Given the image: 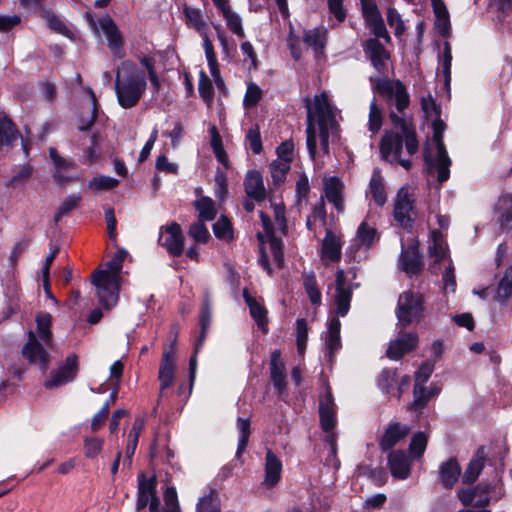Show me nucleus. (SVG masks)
Listing matches in <instances>:
<instances>
[{"instance_id":"1a4fd4ad","label":"nucleus","mask_w":512,"mask_h":512,"mask_svg":"<svg viewBox=\"0 0 512 512\" xmlns=\"http://www.w3.org/2000/svg\"><path fill=\"white\" fill-rule=\"evenodd\" d=\"M357 287L347 280L344 270L339 269L336 272V293L333 298V311L337 317H344L349 309L352 299L353 289Z\"/></svg>"},{"instance_id":"8fccbe9b","label":"nucleus","mask_w":512,"mask_h":512,"mask_svg":"<svg viewBox=\"0 0 512 512\" xmlns=\"http://www.w3.org/2000/svg\"><path fill=\"white\" fill-rule=\"evenodd\" d=\"M290 169V163L283 160H275L270 164L271 176L275 184L284 181L287 172Z\"/></svg>"},{"instance_id":"4c0bfd02","label":"nucleus","mask_w":512,"mask_h":512,"mask_svg":"<svg viewBox=\"0 0 512 512\" xmlns=\"http://www.w3.org/2000/svg\"><path fill=\"white\" fill-rule=\"evenodd\" d=\"M183 11L188 26L194 28L200 35L207 33V24L199 9L186 5Z\"/></svg>"},{"instance_id":"603ef678","label":"nucleus","mask_w":512,"mask_h":512,"mask_svg":"<svg viewBox=\"0 0 512 512\" xmlns=\"http://www.w3.org/2000/svg\"><path fill=\"white\" fill-rule=\"evenodd\" d=\"M119 181L113 177L101 175L94 177L89 183L88 188L92 190H110L118 185Z\"/></svg>"},{"instance_id":"a19ab883","label":"nucleus","mask_w":512,"mask_h":512,"mask_svg":"<svg viewBox=\"0 0 512 512\" xmlns=\"http://www.w3.org/2000/svg\"><path fill=\"white\" fill-rule=\"evenodd\" d=\"M195 207L199 212V219L201 221H211L216 216L215 204L209 197H200L195 201Z\"/></svg>"},{"instance_id":"72a5a7b5","label":"nucleus","mask_w":512,"mask_h":512,"mask_svg":"<svg viewBox=\"0 0 512 512\" xmlns=\"http://www.w3.org/2000/svg\"><path fill=\"white\" fill-rule=\"evenodd\" d=\"M460 473V465L455 459H449L439 468L441 483L445 488H451L458 481Z\"/></svg>"},{"instance_id":"423d86ee","label":"nucleus","mask_w":512,"mask_h":512,"mask_svg":"<svg viewBox=\"0 0 512 512\" xmlns=\"http://www.w3.org/2000/svg\"><path fill=\"white\" fill-rule=\"evenodd\" d=\"M445 127V123L441 119L437 118L433 121L432 144L435 152H432L430 144L424 149V160L428 166L429 173L436 171L438 174L437 179L440 183L445 182L449 178V167L451 165V160L443 143Z\"/></svg>"},{"instance_id":"4d7b16f0","label":"nucleus","mask_w":512,"mask_h":512,"mask_svg":"<svg viewBox=\"0 0 512 512\" xmlns=\"http://www.w3.org/2000/svg\"><path fill=\"white\" fill-rule=\"evenodd\" d=\"M213 231L215 236L221 239H229L232 237V226L225 216H221L213 225Z\"/></svg>"},{"instance_id":"9b49d317","label":"nucleus","mask_w":512,"mask_h":512,"mask_svg":"<svg viewBox=\"0 0 512 512\" xmlns=\"http://www.w3.org/2000/svg\"><path fill=\"white\" fill-rule=\"evenodd\" d=\"M159 244L174 257L180 256L184 249V238L179 224L172 223L160 228Z\"/></svg>"},{"instance_id":"de8ad7c7","label":"nucleus","mask_w":512,"mask_h":512,"mask_svg":"<svg viewBox=\"0 0 512 512\" xmlns=\"http://www.w3.org/2000/svg\"><path fill=\"white\" fill-rule=\"evenodd\" d=\"M382 110L377 105L375 99H373L369 106V121H368V127L369 130L375 134L377 133L381 126H382Z\"/></svg>"},{"instance_id":"774afa93","label":"nucleus","mask_w":512,"mask_h":512,"mask_svg":"<svg viewBox=\"0 0 512 512\" xmlns=\"http://www.w3.org/2000/svg\"><path fill=\"white\" fill-rule=\"evenodd\" d=\"M434 370V363L424 362L415 374V383L425 384Z\"/></svg>"},{"instance_id":"37998d69","label":"nucleus","mask_w":512,"mask_h":512,"mask_svg":"<svg viewBox=\"0 0 512 512\" xmlns=\"http://www.w3.org/2000/svg\"><path fill=\"white\" fill-rule=\"evenodd\" d=\"M303 284L311 303L319 305L321 303V292L317 286L315 274L313 272L305 274Z\"/></svg>"},{"instance_id":"f257e3e1","label":"nucleus","mask_w":512,"mask_h":512,"mask_svg":"<svg viewBox=\"0 0 512 512\" xmlns=\"http://www.w3.org/2000/svg\"><path fill=\"white\" fill-rule=\"evenodd\" d=\"M375 88L390 109L389 118L394 126L381 139V156L384 160L409 170L412 166L410 157L418 151L419 143L415 128L404 113L410 103L407 89L400 80L394 79H379Z\"/></svg>"},{"instance_id":"09e8293b","label":"nucleus","mask_w":512,"mask_h":512,"mask_svg":"<svg viewBox=\"0 0 512 512\" xmlns=\"http://www.w3.org/2000/svg\"><path fill=\"white\" fill-rule=\"evenodd\" d=\"M210 322H211V307H210L209 302L206 300L203 303V306L201 309V314H200L201 334H200L199 340L196 343V350L202 346L204 339H205L206 331L210 325Z\"/></svg>"},{"instance_id":"2eb2a0df","label":"nucleus","mask_w":512,"mask_h":512,"mask_svg":"<svg viewBox=\"0 0 512 512\" xmlns=\"http://www.w3.org/2000/svg\"><path fill=\"white\" fill-rule=\"evenodd\" d=\"M155 487L154 479H139L138 499L136 503L138 511L149 505L150 512H159L160 502L155 495Z\"/></svg>"},{"instance_id":"c85d7f7f","label":"nucleus","mask_w":512,"mask_h":512,"mask_svg":"<svg viewBox=\"0 0 512 512\" xmlns=\"http://www.w3.org/2000/svg\"><path fill=\"white\" fill-rule=\"evenodd\" d=\"M399 264L401 269L410 275L418 274L423 266L418 250L414 246L402 250Z\"/></svg>"},{"instance_id":"e433bc0d","label":"nucleus","mask_w":512,"mask_h":512,"mask_svg":"<svg viewBox=\"0 0 512 512\" xmlns=\"http://www.w3.org/2000/svg\"><path fill=\"white\" fill-rule=\"evenodd\" d=\"M327 39V30L324 27H316L305 31L304 42L310 46L316 53L321 52L325 47Z\"/></svg>"},{"instance_id":"0eeeda50","label":"nucleus","mask_w":512,"mask_h":512,"mask_svg":"<svg viewBox=\"0 0 512 512\" xmlns=\"http://www.w3.org/2000/svg\"><path fill=\"white\" fill-rule=\"evenodd\" d=\"M85 18L96 36L105 37L112 54L116 57H122L124 39L115 21L109 15H103L95 19L90 12L85 14Z\"/></svg>"},{"instance_id":"6e6d98bb","label":"nucleus","mask_w":512,"mask_h":512,"mask_svg":"<svg viewBox=\"0 0 512 512\" xmlns=\"http://www.w3.org/2000/svg\"><path fill=\"white\" fill-rule=\"evenodd\" d=\"M452 52L449 42H444L442 55V73L444 82L448 86L451 81Z\"/></svg>"},{"instance_id":"412c9836","label":"nucleus","mask_w":512,"mask_h":512,"mask_svg":"<svg viewBox=\"0 0 512 512\" xmlns=\"http://www.w3.org/2000/svg\"><path fill=\"white\" fill-rule=\"evenodd\" d=\"M491 489V485H479L474 490H460L458 497L465 506H485L490 502Z\"/></svg>"},{"instance_id":"c03bdc74","label":"nucleus","mask_w":512,"mask_h":512,"mask_svg":"<svg viewBox=\"0 0 512 512\" xmlns=\"http://www.w3.org/2000/svg\"><path fill=\"white\" fill-rule=\"evenodd\" d=\"M237 429L239 431V440H238V448L236 452V456L240 457V455L245 450L248 440L250 437V421L248 418L239 417L237 419Z\"/></svg>"},{"instance_id":"4468645a","label":"nucleus","mask_w":512,"mask_h":512,"mask_svg":"<svg viewBox=\"0 0 512 512\" xmlns=\"http://www.w3.org/2000/svg\"><path fill=\"white\" fill-rule=\"evenodd\" d=\"M319 415L322 429L331 431L336 424V405L328 386L319 398Z\"/></svg>"},{"instance_id":"a211bd4d","label":"nucleus","mask_w":512,"mask_h":512,"mask_svg":"<svg viewBox=\"0 0 512 512\" xmlns=\"http://www.w3.org/2000/svg\"><path fill=\"white\" fill-rule=\"evenodd\" d=\"M377 240V231L375 228L368 226L366 222H362L356 233V237L354 239L353 244L350 246L347 253L351 254V257L354 260L359 261L358 256L356 252L354 253L353 250L356 248V250L364 249L367 251Z\"/></svg>"},{"instance_id":"a878e982","label":"nucleus","mask_w":512,"mask_h":512,"mask_svg":"<svg viewBox=\"0 0 512 512\" xmlns=\"http://www.w3.org/2000/svg\"><path fill=\"white\" fill-rule=\"evenodd\" d=\"M247 196L257 202L266 197V189L261 174L258 171H249L244 181Z\"/></svg>"},{"instance_id":"473e14b6","label":"nucleus","mask_w":512,"mask_h":512,"mask_svg":"<svg viewBox=\"0 0 512 512\" xmlns=\"http://www.w3.org/2000/svg\"><path fill=\"white\" fill-rule=\"evenodd\" d=\"M433 12L435 14V28L443 36L448 35L450 31V17L448 9L442 0H431Z\"/></svg>"},{"instance_id":"052dcab7","label":"nucleus","mask_w":512,"mask_h":512,"mask_svg":"<svg viewBox=\"0 0 512 512\" xmlns=\"http://www.w3.org/2000/svg\"><path fill=\"white\" fill-rule=\"evenodd\" d=\"M366 23L369 26L371 32L375 35L376 39L382 38L386 42H390L391 38L381 16Z\"/></svg>"},{"instance_id":"20e7f679","label":"nucleus","mask_w":512,"mask_h":512,"mask_svg":"<svg viewBox=\"0 0 512 512\" xmlns=\"http://www.w3.org/2000/svg\"><path fill=\"white\" fill-rule=\"evenodd\" d=\"M127 255L126 250H118L105 269H98L92 274V283L95 285L99 302L106 308L116 305L118 301L120 273Z\"/></svg>"},{"instance_id":"f704fd0d","label":"nucleus","mask_w":512,"mask_h":512,"mask_svg":"<svg viewBox=\"0 0 512 512\" xmlns=\"http://www.w3.org/2000/svg\"><path fill=\"white\" fill-rule=\"evenodd\" d=\"M369 192L378 206H383L387 200L385 184L381 171L378 168L373 170L372 177L369 183Z\"/></svg>"},{"instance_id":"4be33fe9","label":"nucleus","mask_w":512,"mask_h":512,"mask_svg":"<svg viewBox=\"0 0 512 512\" xmlns=\"http://www.w3.org/2000/svg\"><path fill=\"white\" fill-rule=\"evenodd\" d=\"M364 51L377 71L381 72L385 69V63L389 56L386 49L378 39H368L365 43Z\"/></svg>"},{"instance_id":"5701e85b","label":"nucleus","mask_w":512,"mask_h":512,"mask_svg":"<svg viewBox=\"0 0 512 512\" xmlns=\"http://www.w3.org/2000/svg\"><path fill=\"white\" fill-rule=\"evenodd\" d=\"M343 187L342 181L337 177H326L324 179L325 197L339 212L344 210Z\"/></svg>"},{"instance_id":"338daca9","label":"nucleus","mask_w":512,"mask_h":512,"mask_svg":"<svg viewBox=\"0 0 512 512\" xmlns=\"http://www.w3.org/2000/svg\"><path fill=\"white\" fill-rule=\"evenodd\" d=\"M102 447V440L98 438H86L84 441V454L88 458H94L101 452Z\"/></svg>"},{"instance_id":"f8f14e48","label":"nucleus","mask_w":512,"mask_h":512,"mask_svg":"<svg viewBox=\"0 0 512 512\" xmlns=\"http://www.w3.org/2000/svg\"><path fill=\"white\" fill-rule=\"evenodd\" d=\"M260 218L263 226V232H258L257 238L261 244L269 243L274 261L278 267H281L284 261L282 240L275 236L269 217L262 211L260 212Z\"/></svg>"},{"instance_id":"bb28decb","label":"nucleus","mask_w":512,"mask_h":512,"mask_svg":"<svg viewBox=\"0 0 512 512\" xmlns=\"http://www.w3.org/2000/svg\"><path fill=\"white\" fill-rule=\"evenodd\" d=\"M428 254L429 258L432 260L433 268L436 264L448 258V246L441 232L436 230L432 231Z\"/></svg>"},{"instance_id":"b1692460","label":"nucleus","mask_w":512,"mask_h":512,"mask_svg":"<svg viewBox=\"0 0 512 512\" xmlns=\"http://www.w3.org/2000/svg\"><path fill=\"white\" fill-rule=\"evenodd\" d=\"M391 474L398 479H407L411 472L410 460L403 451H392L388 456Z\"/></svg>"},{"instance_id":"aec40b11","label":"nucleus","mask_w":512,"mask_h":512,"mask_svg":"<svg viewBox=\"0 0 512 512\" xmlns=\"http://www.w3.org/2000/svg\"><path fill=\"white\" fill-rule=\"evenodd\" d=\"M418 338L414 333L404 334L401 337L390 342L386 355L392 360L400 359L405 353L414 349Z\"/></svg>"},{"instance_id":"c9c22d12","label":"nucleus","mask_w":512,"mask_h":512,"mask_svg":"<svg viewBox=\"0 0 512 512\" xmlns=\"http://www.w3.org/2000/svg\"><path fill=\"white\" fill-rule=\"evenodd\" d=\"M195 512H221L219 493L215 489H209L196 503Z\"/></svg>"},{"instance_id":"393cba45","label":"nucleus","mask_w":512,"mask_h":512,"mask_svg":"<svg viewBox=\"0 0 512 512\" xmlns=\"http://www.w3.org/2000/svg\"><path fill=\"white\" fill-rule=\"evenodd\" d=\"M495 216L502 230L512 229V195L504 194L495 205Z\"/></svg>"},{"instance_id":"c756f323","label":"nucleus","mask_w":512,"mask_h":512,"mask_svg":"<svg viewBox=\"0 0 512 512\" xmlns=\"http://www.w3.org/2000/svg\"><path fill=\"white\" fill-rule=\"evenodd\" d=\"M281 353L279 350H275L271 354V363H270V373L271 380L275 386V388L282 392L286 387V373H285V365L281 361Z\"/></svg>"},{"instance_id":"7c9ffc66","label":"nucleus","mask_w":512,"mask_h":512,"mask_svg":"<svg viewBox=\"0 0 512 512\" xmlns=\"http://www.w3.org/2000/svg\"><path fill=\"white\" fill-rule=\"evenodd\" d=\"M340 328L341 323L339 319L337 317L331 318L324 338L330 360L333 354L341 348Z\"/></svg>"},{"instance_id":"2f4dec72","label":"nucleus","mask_w":512,"mask_h":512,"mask_svg":"<svg viewBox=\"0 0 512 512\" xmlns=\"http://www.w3.org/2000/svg\"><path fill=\"white\" fill-rule=\"evenodd\" d=\"M409 431H410L409 427H407L405 425H401L399 423L390 425L386 429L384 435L381 438V441H380L381 448L383 450L391 449L394 445H396V443L400 439L407 436Z\"/></svg>"},{"instance_id":"13d9d810","label":"nucleus","mask_w":512,"mask_h":512,"mask_svg":"<svg viewBox=\"0 0 512 512\" xmlns=\"http://www.w3.org/2000/svg\"><path fill=\"white\" fill-rule=\"evenodd\" d=\"M188 234L195 241L201 243L206 242L209 238V232L204 224V221H201L200 219L190 226Z\"/></svg>"},{"instance_id":"dca6fc26","label":"nucleus","mask_w":512,"mask_h":512,"mask_svg":"<svg viewBox=\"0 0 512 512\" xmlns=\"http://www.w3.org/2000/svg\"><path fill=\"white\" fill-rule=\"evenodd\" d=\"M342 255V242L339 235L328 230L322 241L320 258L325 265L339 262Z\"/></svg>"},{"instance_id":"ddd939ff","label":"nucleus","mask_w":512,"mask_h":512,"mask_svg":"<svg viewBox=\"0 0 512 512\" xmlns=\"http://www.w3.org/2000/svg\"><path fill=\"white\" fill-rule=\"evenodd\" d=\"M78 371V359L75 354L69 355L59 368L53 371L50 378L45 381L49 389L56 388L71 382Z\"/></svg>"},{"instance_id":"5fc2aeb1","label":"nucleus","mask_w":512,"mask_h":512,"mask_svg":"<svg viewBox=\"0 0 512 512\" xmlns=\"http://www.w3.org/2000/svg\"><path fill=\"white\" fill-rule=\"evenodd\" d=\"M198 90L203 100L210 104L213 100V86L211 80L203 71L200 72Z\"/></svg>"},{"instance_id":"f3484780","label":"nucleus","mask_w":512,"mask_h":512,"mask_svg":"<svg viewBox=\"0 0 512 512\" xmlns=\"http://www.w3.org/2000/svg\"><path fill=\"white\" fill-rule=\"evenodd\" d=\"M176 342V338L173 340L171 346L164 350L162 355V360L159 368V381H160V389L163 391L172 385L174 381L175 374V350L174 344Z\"/></svg>"},{"instance_id":"a18cd8bd","label":"nucleus","mask_w":512,"mask_h":512,"mask_svg":"<svg viewBox=\"0 0 512 512\" xmlns=\"http://www.w3.org/2000/svg\"><path fill=\"white\" fill-rule=\"evenodd\" d=\"M15 139V126L6 116L0 115V145L11 144Z\"/></svg>"},{"instance_id":"bf43d9fd","label":"nucleus","mask_w":512,"mask_h":512,"mask_svg":"<svg viewBox=\"0 0 512 512\" xmlns=\"http://www.w3.org/2000/svg\"><path fill=\"white\" fill-rule=\"evenodd\" d=\"M366 23L369 26L371 32L375 35L376 39L382 38L386 42H390L391 38L381 16Z\"/></svg>"},{"instance_id":"6e6552de","label":"nucleus","mask_w":512,"mask_h":512,"mask_svg":"<svg viewBox=\"0 0 512 512\" xmlns=\"http://www.w3.org/2000/svg\"><path fill=\"white\" fill-rule=\"evenodd\" d=\"M422 313L423 297L421 294L407 291L399 296L397 317L402 327H406L412 321L419 319Z\"/></svg>"},{"instance_id":"79ce46f5","label":"nucleus","mask_w":512,"mask_h":512,"mask_svg":"<svg viewBox=\"0 0 512 512\" xmlns=\"http://www.w3.org/2000/svg\"><path fill=\"white\" fill-rule=\"evenodd\" d=\"M512 296V265L506 269L503 277L501 278L497 292L496 299L500 302L506 301Z\"/></svg>"},{"instance_id":"ea45409f","label":"nucleus","mask_w":512,"mask_h":512,"mask_svg":"<svg viewBox=\"0 0 512 512\" xmlns=\"http://www.w3.org/2000/svg\"><path fill=\"white\" fill-rule=\"evenodd\" d=\"M245 302L249 306L250 314L252 318L257 322L258 326L264 328L266 326V310L258 303L253 297H251L246 290L243 293Z\"/></svg>"},{"instance_id":"58836bf2","label":"nucleus","mask_w":512,"mask_h":512,"mask_svg":"<svg viewBox=\"0 0 512 512\" xmlns=\"http://www.w3.org/2000/svg\"><path fill=\"white\" fill-rule=\"evenodd\" d=\"M485 453L483 449H479L475 456L471 459L465 473L463 480L467 483H473L484 467Z\"/></svg>"},{"instance_id":"6ab92c4d","label":"nucleus","mask_w":512,"mask_h":512,"mask_svg":"<svg viewBox=\"0 0 512 512\" xmlns=\"http://www.w3.org/2000/svg\"><path fill=\"white\" fill-rule=\"evenodd\" d=\"M282 462L280 458L271 450H266L265 456V474L262 485L268 489L273 488L281 479Z\"/></svg>"},{"instance_id":"cd10ccee","label":"nucleus","mask_w":512,"mask_h":512,"mask_svg":"<svg viewBox=\"0 0 512 512\" xmlns=\"http://www.w3.org/2000/svg\"><path fill=\"white\" fill-rule=\"evenodd\" d=\"M49 155L55 166L54 179L60 184L71 181L73 178L66 176L63 172L74 169L76 167L75 162L59 156L55 148L49 149Z\"/></svg>"},{"instance_id":"3c124183","label":"nucleus","mask_w":512,"mask_h":512,"mask_svg":"<svg viewBox=\"0 0 512 512\" xmlns=\"http://www.w3.org/2000/svg\"><path fill=\"white\" fill-rule=\"evenodd\" d=\"M81 200L80 194H73L66 197L60 204L57 212L55 213V221L58 222L64 215L68 214L71 210L78 206Z\"/></svg>"},{"instance_id":"f03ea898","label":"nucleus","mask_w":512,"mask_h":512,"mask_svg":"<svg viewBox=\"0 0 512 512\" xmlns=\"http://www.w3.org/2000/svg\"><path fill=\"white\" fill-rule=\"evenodd\" d=\"M306 107V144L310 157L314 159L317 152L318 137L323 153H329V136L334 134L337 129L339 112L331 103L326 92L315 95L313 101L307 100Z\"/></svg>"},{"instance_id":"49530a36","label":"nucleus","mask_w":512,"mask_h":512,"mask_svg":"<svg viewBox=\"0 0 512 512\" xmlns=\"http://www.w3.org/2000/svg\"><path fill=\"white\" fill-rule=\"evenodd\" d=\"M227 27L230 29L232 33H234L238 38L242 39L245 37V32L242 26V19L241 17L234 12L232 9L229 11H226L224 14H222Z\"/></svg>"},{"instance_id":"7ed1b4c3","label":"nucleus","mask_w":512,"mask_h":512,"mask_svg":"<svg viewBox=\"0 0 512 512\" xmlns=\"http://www.w3.org/2000/svg\"><path fill=\"white\" fill-rule=\"evenodd\" d=\"M147 89L145 73L133 62L123 61L117 69L115 92L122 108L134 107Z\"/></svg>"},{"instance_id":"e2e57ef3","label":"nucleus","mask_w":512,"mask_h":512,"mask_svg":"<svg viewBox=\"0 0 512 512\" xmlns=\"http://www.w3.org/2000/svg\"><path fill=\"white\" fill-rule=\"evenodd\" d=\"M262 97V90L258 85L250 83L247 86L246 94L244 96V106L254 107Z\"/></svg>"},{"instance_id":"680f3d73","label":"nucleus","mask_w":512,"mask_h":512,"mask_svg":"<svg viewBox=\"0 0 512 512\" xmlns=\"http://www.w3.org/2000/svg\"><path fill=\"white\" fill-rule=\"evenodd\" d=\"M427 446V437L424 433L415 434L410 443V453L416 457L423 455Z\"/></svg>"},{"instance_id":"69168bd1","label":"nucleus","mask_w":512,"mask_h":512,"mask_svg":"<svg viewBox=\"0 0 512 512\" xmlns=\"http://www.w3.org/2000/svg\"><path fill=\"white\" fill-rule=\"evenodd\" d=\"M179 509L177 493L174 487H168L164 492V512H177Z\"/></svg>"},{"instance_id":"39448f33","label":"nucleus","mask_w":512,"mask_h":512,"mask_svg":"<svg viewBox=\"0 0 512 512\" xmlns=\"http://www.w3.org/2000/svg\"><path fill=\"white\" fill-rule=\"evenodd\" d=\"M36 334L29 332L28 342L22 349L23 356L31 364H37L45 371L48 367L50 356L43 345L50 346L52 343L51 323L52 316L48 313L41 314L36 318Z\"/></svg>"},{"instance_id":"864d4df0","label":"nucleus","mask_w":512,"mask_h":512,"mask_svg":"<svg viewBox=\"0 0 512 512\" xmlns=\"http://www.w3.org/2000/svg\"><path fill=\"white\" fill-rule=\"evenodd\" d=\"M246 145L254 154H260L262 151V140L258 126L251 127L246 134Z\"/></svg>"},{"instance_id":"9d476101","label":"nucleus","mask_w":512,"mask_h":512,"mask_svg":"<svg viewBox=\"0 0 512 512\" xmlns=\"http://www.w3.org/2000/svg\"><path fill=\"white\" fill-rule=\"evenodd\" d=\"M414 197L407 187H402L396 196L394 218L404 228H409L413 222Z\"/></svg>"},{"instance_id":"0e129e2a","label":"nucleus","mask_w":512,"mask_h":512,"mask_svg":"<svg viewBox=\"0 0 512 512\" xmlns=\"http://www.w3.org/2000/svg\"><path fill=\"white\" fill-rule=\"evenodd\" d=\"M387 22L389 26L394 29L396 36L401 35L404 32V23L401 19L400 14L394 8H389L387 11Z\"/></svg>"}]
</instances>
